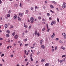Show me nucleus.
<instances>
[{"label": "nucleus", "mask_w": 66, "mask_h": 66, "mask_svg": "<svg viewBox=\"0 0 66 66\" xmlns=\"http://www.w3.org/2000/svg\"><path fill=\"white\" fill-rule=\"evenodd\" d=\"M47 16H50V14L49 13H47Z\"/></svg>", "instance_id": "b1692460"}, {"label": "nucleus", "mask_w": 66, "mask_h": 66, "mask_svg": "<svg viewBox=\"0 0 66 66\" xmlns=\"http://www.w3.org/2000/svg\"><path fill=\"white\" fill-rule=\"evenodd\" d=\"M57 20L58 21V22H59V18H57Z\"/></svg>", "instance_id": "58836bf2"}, {"label": "nucleus", "mask_w": 66, "mask_h": 66, "mask_svg": "<svg viewBox=\"0 0 66 66\" xmlns=\"http://www.w3.org/2000/svg\"><path fill=\"white\" fill-rule=\"evenodd\" d=\"M57 46H55V48L54 50H57Z\"/></svg>", "instance_id": "4be33fe9"}, {"label": "nucleus", "mask_w": 66, "mask_h": 66, "mask_svg": "<svg viewBox=\"0 0 66 66\" xmlns=\"http://www.w3.org/2000/svg\"><path fill=\"white\" fill-rule=\"evenodd\" d=\"M25 13H28V12H29V11H28V10H25Z\"/></svg>", "instance_id": "aec40b11"}, {"label": "nucleus", "mask_w": 66, "mask_h": 66, "mask_svg": "<svg viewBox=\"0 0 66 66\" xmlns=\"http://www.w3.org/2000/svg\"><path fill=\"white\" fill-rule=\"evenodd\" d=\"M28 61V59H25V62H26Z\"/></svg>", "instance_id": "603ef678"}, {"label": "nucleus", "mask_w": 66, "mask_h": 66, "mask_svg": "<svg viewBox=\"0 0 66 66\" xmlns=\"http://www.w3.org/2000/svg\"><path fill=\"white\" fill-rule=\"evenodd\" d=\"M45 61V59H43L41 60V62H44Z\"/></svg>", "instance_id": "2eb2a0df"}, {"label": "nucleus", "mask_w": 66, "mask_h": 66, "mask_svg": "<svg viewBox=\"0 0 66 66\" xmlns=\"http://www.w3.org/2000/svg\"><path fill=\"white\" fill-rule=\"evenodd\" d=\"M2 3V1L1 0H0V4H1Z\"/></svg>", "instance_id": "680f3d73"}, {"label": "nucleus", "mask_w": 66, "mask_h": 66, "mask_svg": "<svg viewBox=\"0 0 66 66\" xmlns=\"http://www.w3.org/2000/svg\"><path fill=\"white\" fill-rule=\"evenodd\" d=\"M49 30H50V28H49L48 29V28L47 32H49Z\"/></svg>", "instance_id": "09e8293b"}, {"label": "nucleus", "mask_w": 66, "mask_h": 66, "mask_svg": "<svg viewBox=\"0 0 66 66\" xmlns=\"http://www.w3.org/2000/svg\"><path fill=\"white\" fill-rule=\"evenodd\" d=\"M14 27L13 26H11L10 27V29H12V28H13Z\"/></svg>", "instance_id": "bb28decb"}, {"label": "nucleus", "mask_w": 66, "mask_h": 66, "mask_svg": "<svg viewBox=\"0 0 66 66\" xmlns=\"http://www.w3.org/2000/svg\"><path fill=\"white\" fill-rule=\"evenodd\" d=\"M5 29H6L7 28V25L5 24Z\"/></svg>", "instance_id": "9d476101"}, {"label": "nucleus", "mask_w": 66, "mask_h": 66, "mask_svg": "<svg viewBox=\"0 0 66 66\" xmlns=\"http://www.w3.org/2000/svg\"><path fill=\"white\" fill-rule=\"evenodd\" d=\"M28 45H29L28 44H26L25 45V46H28Z\"/></svg>", "instance_id": "de8ad7c7"}, {"label": "nucleus", "mask_w": 66, "mask_h": 66, "mask_svg": "<svg viewBox=\"0 0 66 66\" xmlns=\"http://www.w3.org/2000/svg\"><path fill=\"white\" fill-rule=\"evenodd\" d=\"M31 10H34L33 7H31Z\"/></svg>", "instance_id": "79ce46f5"}, {"label": "nucleus", "mask_w": 66, "mask_h": 66, "mask_svg": "<svg viewBox=\"0 0 66 66\" xmlns=\"http://www.w3.org/2000/svg\"><path fill=\"white\" fill-rule=\"evenodd\" d=\"M20 46H22V43L20 44Z\"/></svg>", "instance_id": "0e129e2a"}, {"label": "nucleus", "mask_w": 66, "mask_h": 66, "mask_svg": "<svg viewBox=\"0 0 66 66\" xmlns=\"http://www.w3.org/2000/svg\"><path fill=\"white\" fill-rule=\"evenodd\" d=\"M13 55H11V57H13Z\"/></svg>", "instance_id": "052dcab7"}, {"label": "nucleus", "mask_w": 66, "mask_h": 66, "mask_svg": "<svg viewBox=\"0 0 66 66\" xmlns=\"http://www.w3.org/2000/svg\"><path fill=\"white\" fill-rule=\"evenodd\" d=\"M31 28V26H29V29H30Z\"/></svg>", "instance_id": "ea45409f"}, {"label": "nucleus", "mask_w": 66, "mask_h": 66, "mask_svg": "<svg viewBox=\"0 0 66 66\" xmlns=\"http://www.w3.org/2000/svg\"><path fill=\"white\" fill-rule=\"evenodd\" d=\"M24 28H28V26L25 25V24H24Z\"/></svg>", "instance_id": "f3484780"}, {"label": "nucleus", "mask_w": 66, "mask_h": 66, "mask_svg": "<svg viewBox=\"0 0 66 66\" xmlns=\"http://www.w3.org/2000/svg\"><path fill=\"white\" fill-rule=\"evenodd\" d=\"M17 18V15L14 16V19H16Z\"/></svg>", "instance_id": "423d86ee"}, {"label": "nucleus", "mask_w": 66, "mask_h": 66, "mask_svg": "<svg viewBox=\"0 0 66 66\" xmlns=\"http://www.w3.org/2000/svg\"><path fill=\"white\" fill-rule=\"evenodd\" d=\"M47 3V1H46L45 2V3L46 4Z\"/></svg>", "instance_id": "774afa93"}, {"label": "nucleus", "mask_w": 66, "mask_h": 66, "mask_svg": "<svg viewBox=\"0 0 66 66\" xmlns=\"http://www.w3.org/2000/svg\"><path fill=\"white\" fill-rule=\"evenodd\" d=\"M59 42L60 44H62L63 43V42L61 40H60L59 41Z\"/></svg>", "instance_id": "393cba45"}, {"label": "nucleus", "mask_w": 66, "mask_h": 66, "mask_svg": "<svg viewBox=\"0 0 66 66\" xmlns=\"http://www.w3.org/2000/svg\"><path fill=\"white\" fill-rule=\"evenodd\" d=\"M43 41H44V40L43 39L40 40V45H42V43H43Z\"/></svg>", "instance_id": "0eeeda50"}, {"label": "nucleus", "mask_w": 66, "mask_h": 66, "mask_svg": "<svg viewBox=\"0 0 66 66\" xmlns=\"http://www.w3.org/2000/svg\"><path fill=\"white\" fill-rule=\"evenodd\" d=\"M6 36L7 37H9L10 36V35H9V34H7L6 35Z\"/></svg>", "instance_id": "ddd939ff"}, {"label": "nucleus", "mask_w": 66, "mask_h": 66, "mask_svg": "<svg viewBox=\"0 0 66 66\" xmlns=\"http://www.w3.org/2000/svg\"><path fill=\"white\" fill-rule=\"evenodd\" d=\"M63 4L62 5L63 9H65L66 7V4L64 2H63Z\"/></svg>", "instance_id": "f257e3e1"}, {"label": "nucleus", "mask_w": 66, "mask_h": 66, "mask_svg": "<svg viewBox=\"0 0 66 66\" xmlns=\"http://www.w3.org/2000/svg\"><path fill=\"white\" fill-rule=\"evenodd\" d=\"M19 16L20 17H22L23 16V13H19Z\"/></svg>", "instance_id": "20e7f679"}, {"label": "nucleus", "mask_w": 66, "mask_h": 66, "mask_svg": "<svg viewBox=\"0 0 66 66\" xmlns=\"http://www.w3.org/2000/svg\"><path fill=\"white\" fill-rule=\"evenodd\" d=\"M6 32L8 34H9L10 33V31L9 30H7L6 31Z\"/></svg>", "instance_id": "f8f14e48"}, {"label": "nucleus", "mask_w": 66, "mask_h": 66, "mask_svg": "<svg viewBox=\"0 0 66 66\" xmlns=\"http://www.w3.org/2000/svg\"><path fill=\"white\" fill-rule=\"evenodd\" d=\"M46 27H47V29H48V24H46Z\"/></svg>", "instance_id": "e433bc0d"}, {"label": "nucleus", "mask_w": 66, "mask_h": 66, "mask_svg": "<svg viewBox=\"0 0 66 66\" xmlns=\"http://www.w3.org/2000/svg\"><path fill=\"white\" fill-rule=\"evenodd\" d=\"M2 43H0V46H1L2 45Z\"/></svg>", "instance_id": "e2e57ef3"}, {"label": "nucleus", "mask_w": 66, "mask_h": 66, "mask_svg": "<svg viewBox=\"0 0 66 66\" xmlns=\"http://www.w3.org/2000/svg\"><path fill=\"white\" fill-rule=\"evenodd\" d=\"M64 38L65 39L66 38V36H65L64 37Z\"/></svg>", "instance_id": "69168bd1"}, {"label": "nucleus", "mask_w": 66, "mask_h": 66, "mask_svg": "<svg viewBox=\"0 0 66 66\" xmlns=\"http://www.w3.org/2000/svg\"><path fill=\"white\" fill-rule=\"evenodd\" d=\"M30 59L31 61H33V59H32V57H30Z\"/></svg>", "instance_id": "a878e982"}, {"label": "nucleus", "mask_w": 66, "mask_h": 66, "mask_svg": "<svg viewBox=\"0 0 66 66\" xmlns=\"http://www.w3.org/2000/svg\"><path fill=\"white\" fill-rule=\"evenodd\" d=\"M4 55V54H2L1 55V57H2V56H3Z\"/></svg>", "instance_id": "c756f323"}, {"label": "nucleus", "mask_w": 66, "mask_h": 66, "mask_svg": "<svg viewBox=\"0 0 66 66\" xmlns=\"http://www.w3.org/2000/svg\"><path fill=\"white\" fill-rule=\"evenodd\" d=\"M37 35H38V36H39L40 35L39 33V32H38Z\"/></svg>", "instance_id": "49530a36"}, {"label": "nucleus", "mask_w": 66, "mask_h": 66, "mask_svg": "<svg viewBox=\"0 0 66 66\" xmlns=\"http://www.w3.org/2000/svg\"><path fill=\"white\" fill-rule=\"evenodd\" d=\"M35 9H38V7H37V6H36L35 7Z\"/></svg>", "instance_id": "cd10ccee"}, {"label": "nucleus", "mask_w": 66, "mask_h": 66, "mask_svg": "<svg viewBox=\"0 0 66 66\" xmlns=\"http://www.w3.org/2000/svg\"><path fill=\"white\" fill-rule=\"evenodd\" d=\"M48 65H49V63H46L45 64V66H48Z\"/></svg>", "instance_id": "6e6552de"}, {"label": "nucleus", "mask_w": 66, "mask_h": 66, "mask_svg": "<svg viewBox=\"0 0 66 66\" xmlns=\"http://www.w3.org/2000/svg\"><path fill=\"white\" fill-rule=\"evenodd\" d=\"M50 7L52 9H53V8H54V7H53V6H52V5H50Z\"/></svg>", "instance_id": "dca6fc26"}, {"label": "nucleus", "mask_w": 66, "mask_h": 66, "mask_svg": "<svg viewBox=\"0 0 66 66\" xmlns=\"http://www.w3.org/2000/svg\"><path fill=\"white\" fill-rule=\"evenodd\" d=\"M51 26H53V24H55L56 23V22L55 21H53L51 22Z\"/></svg>", "instance_id": "f03ea898"}, {"label": "nucleus", "mask_w": 66, "mask_h": 66, "mask_svg": "<svg viewBox=\"0 0 66 66\" xmlns=\"http://www.w3.org/2000/svg\"><path fill=\"white\" fill-rule=\"evenodd\" d=\"M32 56H33V55H32V54H31L30 55V57H32Z\"/></svg>", "instance_id": "3c124183"}, {"label": "nucleus", "mask_w": 66, "mask_h": 66, "mask_svg": "<svg viewBox=\"0 0 66 66\" xmlns=\"http://www.w3.org/2000/svg\"><path fill=\"white\" fill-rule=\"evenodd\" d=\"M9 14H10L11 13V10H9L8 12Z\"/></svg>", "instance_id": "864d4df0"}, {"label": "nucleus", "mask_w": 66, "mask_h": 66, "mask_svg": "<svg viewBox=\"0 0 66 66\" xmlns=\"http://www.w3.org/2000/svg\"><path fill=\"white\" fill-rule=\"evenodd\" d=\"M34 20V19L33 17H31L30 18V21H33Z\"/></svg>", "instance_id": "39448f33"}, {"label": "nucleus", "mask_w": 66, "mask_h": 66, "mask_svg": "<svg viewBox=\"0 0 66 66\" xmlns=\"http://www.w3.org/2000/svg\"><path fill=\"white\" fill-rule=\"evenodd\" d=\"M41 47L42 49H45V46L44 45H42L41 46Z\"/></svg>", "instance_id": "1a4fd4ad"}, {"label": "nucleus", "mask_w": 66, "mask_h": 66, "mask_svg": "<svg viewBox=\"0 0 66 66\" xmlns=\"http://www.w3.org/2000/svg\"><path fill=\"white\" fill-rule=\"evenodd\" d=\"M39 53H40V52L39 51L38 52H37V55H38V54H39Z\"/></svg>", "instance_id": "a18cd8bd"}, {"label": "nucleus", "mask_w": 66, "mask_h": 66, "mask_svg": "<svg viewBox=\"0 0 66 66\" xmlns=\"http://www.w3.org/2000/svg\"><path fill=\"white\" fill-rule=\"evenodd\" d=\"M30 21H31V23H33V22H34V21H32V20H31Z\"/></svg>", "instance_id": "338daca9"}, {"label": "nucleus", "mask_w": 66, "mask_h": 66, "mask_svg": "<svg viewBox=\"0 0 66 66\" xmlns=\"http://www.w3.org/2000/svg\"><path fill=\"white\" fill-rule=\"evenodd\" d=\"M28 40V39H25L24 40V42H26V41H27Z\"/></svg>", "instance_id": "7c9ffc66"}, {"label": "nucleus", "mask_w": 66, "mask_h": 66, "mask_svg": "<svg viewBox=\"0 0 66 66\" xmlns=\"http://www.w3.org/2000/svg\"><path fill=\"white\" fill-rule=\"evenodd\" d=\"M3 40V38H0V40Z\"/></svg>", "instance_id": "4c0bfd02"}, {"label": "nucleus", "mask_w": 66, "mask_h": 66, "mask_svg": "<svg viewBox=\"0 0 66 66\" xmlns=\"http://www.w3.org/2000/svg\"><path fill=\"white\" fill-rule=\"evenodd\" d=\"M24 54H26V53H27V51H26V50H25L24 51Z\"/></svg>", "instance_id": "c9c22d12"}, {"label": "nucleus", "mask_w": 66, "mask_h": 66, "mask_svg": "<svg viewBox=\"0 0 66 66\" xmlns=\"http://www.w3.org/2000/svg\"><path fill=\"white\" fill-rule=\"evenodd\" d=\"M21 5H22L21 4V3H20V7H21Z\"/></svg>", "instance_id": "4d7b16f0"}, {"label": "nucleus", "mask_w": 66, "mask_h": 66, "mask_svg": "<svg viewBox=\"0 0 66 66\" xmlns=\"http://www.w3.org/2000/svg\"><path fill=\"white\" fill-rule=\"evenodd\" d=\"M37 31H36L35 32V35H36L37 34Z\"/></svg>", "instance_id": "412c9836"}, {"label": "nucleus", "mask_w": 66, "mask_h": 66, "mask_svg": "<svg viewBox=\"0 0 66 66\" xmlns=\"http://www.w3.org/2000/svg\"><path fill=\"white\" fill-rule=\"evenodd\" d=\"M65 56H66V55H63L62 56V58H63V57H65Z\"/></svg>", "instance_id": "37998d69"}, {"label": "nucleus", "mask_w": 66, "mask_h": 66, "mask_svg": "<svg viewBox=\"0 0 66 66\" xmlns=\"http://www.w3.org/2000/svg\"><path fill=\"white\" fill-rule=\"evenodd\" d=\"M7 17H10V14H7Z\"/></svg>", "instance_id": "5701e85b"}, {"label": "nucleus", "mask_w": 66, "mask_h": 66, "mask_svg": "<svg viewBox=\"0 0 66 66\" xmlns=\"http://www.w3.org/2000/svg\"><path fill=\"white\" fill-rule=\"evenodd\" d=\"M18 35H15V36L14 37V38H15V39H17V38H18Z\"/></svg>", "instance_id": "7ed1b4c3"}, {"label": "nucleus", "mask_w": 66, "mask_h": 66, "mask_svg": "<svg viewBox=\"0 0 66 66\" xmlns=\"http://www.w3.org/2000/svg\"><path fill=\"white\" fill-rule=\"evenodd\" d=\"M51 37L52 38H53V37H54V36H53V35H52V36H51Z\"/></svg>", "instance_id": "bf43d9fd"}, {"label": "nucleus", "mask_w": 66, "mask_h": 66, "mask_svg": "<svg viewBox=\"0 0 66 66\" xmlns=\"http://www.w3.org/2000/svg\"><path fill=\"white\" fill-rule=\"evenodd\" d=\"M54 49L53 48H52V52H53V51H54Z\"/></svg>", "instance_id": "f704fd0d"}, {"label": "nucleus", "mask_w": 66, "mask_h": 66, "mask_svg": "<svg viewBox=\"0 0 66 66\" xmlns=\"http://www.w3.org/2000/svg\"><path fill=\"white\" fill-rule=\"evenodd\" d=\"M56 40H59V39L58 38H56Z\"/></svg>", "instance_id": "473e14b6"}, {"label": "nucleus", "mask_w": 66, "mask_h": 66, "mask_svg": "<svg viewBox=\"0 0 66 66\" xmlns=\"http://www.w3.org/2000/svg\"><path fill=\"white\" fill-rule=\"evenodd\" d=\"M31 48H32V49H34V46H33V47H31Z\"/></svg>", "instance_id": "13d9d810"}, {"label": "nucleus", "mask_w": 66, "mask_h": 66, "mask_svg": "<svg viewBox=\"0 0 66 66\" xmlns=\"http://www.w3.org/2000/svg\"><path fill=\"white\" fill-rule=\"evenodd\" d=\"M35 44H36V43H34V44H33V46L34 47L35 46Z\"/></svg>", "instance_id": "a19ab883"}, {"label": "nucleus", "mask_w": 66, "mask_h": 66, "mask_svg": "<svg viewBox=\"0 0 66 66\" xmlns=\"http://www.w3.org/2000/svg\"><path fill=\"white\" fill-rule=\"evenodd\" d=\"M18 20H19V21H20V20H21V19L18 16Z\"/></svg>", "instance_id": "a211bd4d"}, {"label": "nucleus", "mask_w": 66, "mask_h": 66, "mask_svg": "<svg viewBox=\"0 0 66 66\" xmlns=\"http://www.w3.org/2000/svg\"><path fill=\"white\" fill-rule=\"evenodd\" d=\"M64 60H61L60 61V63H61L62 62H64Z\"/></svg>", "instance_id": "4468645a"}, {"label": "nucleus", "mask_w": 66, "mask_h": 66, "mask_svg": "<svg viewBox=\"0 0 66 66\" xmlns=\"http://www.w3.org/2000/svg\"><path fill=\"white\" fill-rule=\"evenodd\" d=\"M61 48H62V49H63V50H65V48L63 47V46H61Z\"/></svg>", "instance_id": "9b49d317"}, {"label": "nucleus", "mask_w": 66, "mask_h": 66, "mask_svg": "<svg viewBox=\"0 0 66 66\" xmlns=\"http://www.w3.org/2000/svg\"><path fill=\"white\" fill-rule=\"evenodd\" d=\"M28 64H29V62H28L27 63V64H26V66H27L28 65Z\"/></svg>", "instance_id": "5fc2aeb1"}, {"label": "nucleus", "mask_w": 66, "mask_h": 66, "mask_svg": "<svg viewBox=\"0 0 66 66\" xmlns=\"http://www.w3.org/2000/svg\"><path fill=\"white\" fill-rule=\"evenodd\" d=\"M45 30V28L44 27V28L42 30V31H44Z\"/></svg>", "instance_id": "2f4dec72"}, {"label": "nucleus", "mask_w": 66, "mask_h": 66, "mask_svg": "<svg viewBox=\"0 0 66 66\" xmlns=\"http://www.w3.org/2000/svg\"><path fill=\"white\" fill-rule=\"evenodd\" d=\"M53 3H54V4H56V2H55L53 1Z\"/></svg>", "instance_id": "c85d7f7f"}, {"label": "nucleus", "mask_w": 66, "mask_h": 66, "mask_svg": "<svg viewBox=\"0 0 66 66\" xmlns=\"http://www.w3.org/2000/svg\"><path fill=\"white\" fill-rule=\"evenodd\" d=\"M62 35H63V36H66V34L65 33H62Z\"/></svg>", "instance_id": "6ab92c4d"}, {"label": "nucleus", "mask_w": 66, "mask_h": 66, "mask_svg": "<svg viewBox=\"0 0 66 66\" xmlns=\"http://www.w3.org/2000/svg\"><path fill=\"white\" fill-rule=\"evenodd\" d=\"M15 32H14L12 34V35H13V36H14V35H15Z\"/></svg>", "instance_id": "72a5a7b5"}, {"label": "nucleus", "mask_w": 66, "mask_h": 66, "mask_svg": "<svg viewBox=\"0 0 66 66\" xmlns=\"http://www.w3.org/2000/svg\"><path fill=\"white\" fill-rule=\"evenodd\" d=\"M42 21H45V19H43V20H42Z\"/></svg>", "instance_id": "6e6d98bb"}, {"label": "nucleus", "mask_w": 66, "mask_h": 66, "mask_svg": "<svg viewBox=\"0 0 66 66\" xmlns=\"http://www.w3.org/2000/svg\"><path fill=\"white\" fill-rule=\"evenodd\" d=\"M38 19H39V20L40 19H41V17H40V16H39L38 18Z\"/></svg>", "instance_id": "c03bdc74"}, {"label": "nucleus", "mask_w": 66, "mask_h": 66, "mask_svg": "<svg viewBox=\"0 0 66 66\" xmlns=\"http://www.w3.org/2000/svg\"><path fill=\"white\" fill-rule=\"evenodd\" d=\"M52 13H54V12L52 10H51L50 11Z\"/></svg>", "instance_id": "8fccbe9b"}]
</instances>
